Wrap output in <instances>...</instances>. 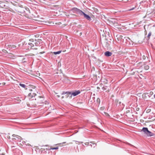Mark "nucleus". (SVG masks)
<instances>
[{
    "instance_id": "obj_25",
    "label": "nucleus",
    "mask_w": 155,
    "mask_h": 155,
    "mask_svg": "<svg viewBox=\"0 0 155 155\" xmlns=\"http://www.w3.org/2000/svg\"><path fill=\"white\" fill-rule=\"evenodd\" d=\"M66 94L65 96L67 98L69 96V95L70 94Z\"/></svg>"
},
{
    "instance_id": "obj_38",
    "label": "nucleus",
    "mask_w": 155,
    "mask_h": 155,
    "mask_svg": "<svg viewBox=\"0 0 155 155\" xmlns=\"http://www.w3.org/2000/svg\"><path fill=\"white\" fill-rule=\"evenodd\" d=\"M38 54V52H37L35 53L36 54Z\"/></svg>"
},
{
    "instance_id": "obj_9",
    "label": "nucleus",
    "mask_w": 155,
    "mask_h": 155,
    "mask_svg": "<svg viewBox=\"0 0 155 155\" xmlns=\"http://www.w3.org/2000/svg\"><path fill=\"white\" fill-rule=\"evenodd\" d=\"M39 97L40 98H42V100H39V102L38 103V104H40L41 103L44 102L43 101L44 100V98L43 97H41V96H39Z\"/></svg>"
},
{
    "instance_id": "obj_18",
    "label": "nucleus",
    "mask_w": 155,
    "mask_h": 155,
    "mask_svg": "<svg viewBox=\"0 0 155 155\" xmlns=\"http://www.w3.org/2000/svg\"><path fill=\"white\" fill-rule=\"evenodd\" d=\"M58 149V147H51L49 149V150H57Z\"/></svg>"
},
{
    "instance_id": "obj_37",
    "label": "nucleus",
    "mask_w": 155,
    "mask_h": 155,
    "mask_svg": "<svg viewBox=\"0 0 155 155\" xmlns=\"http://www.w3.org/2000/svg\"><path fill=\"white\" fill-rule=\"evenodd\" d=\"M64 96H62V97H61V98H64Z\"/></svg>"
},
{
    "instance_id": "obj_6",
    "label": "nucleus",
    "mask_w": 155,
    "mask_h": 155,
    "mask_svg": "<svg viewBox=\"0 0 155 155\" xmlns=\"http://www.w3.org/2000/svg\"><path fill=\"white\" fill-rule=\"evenodd\" d=\"M18 12L21 13H24V12H25L24 10H26V8L23 7H19L18 8Z\"/></svg>"
},
{
    "instance_id": "obj_26",
    "label": "nucleus",
    "mask_w": 155,
    "mask_h": 155,
    "mask_svg": "<svg viewBox=\"0 0 155 155\" xmlns=\"http://www.w3.org/2000/svg\"><path fill=\"white\" fill-rule=\"evenodd\" d=\"M150 109H148L147 110L146 112L147 113H149V112H150Z\"/></svg>"
},
{
    "instance_id": "obj_5",
    "label": "nucleus",
    "mask_w": 155,
    "mask_h": 155,
    "mask_svg": "<svg viewBox=\"0 0 155 155\" xmlns=\"http://www.w3.org/2000/svg\"><path fill=\"white\" fill-rule=\"evenodd\" d=\"M73 10L74 11L76 12V13L77 14H78L80 15H81V14L83 12L81 10L77 8H74L73 9Z\"/></svg>"
},
{
    "instance_id": "obj_7",
    "label": "nucleus",
    "mask_w": 155,
    "mask_h": 155,
    "mask_svg": "<svg viewBox=\"0 0 155 155\" xmlns=\"http://www.w3.org/2000/svg\"><path fill=\"white\" fill-rule=\"evenodd\" d=\"M12 136L15 137V138H13L12 139L13 140H22V138L20 136H19L18 135H16L15 134H13L12 135Z\"/></svg>"
},
{
    "instance_id": "obj_3",
    "label": "nucleus",
    "mask_w": 155,
    "mask_h": 155,
    "mask_svg": "<svg viewBox=\"0 0 155 155\" xmlns=\"http://www.w3.org/2000/svg\"><path fill=\"white\" fill-rule=\"evenodd\" d=\"M141 131L144 132L148 136L150 137L153 135V134L149 131L147 127H143Z\"/></svg>"
},
{
    "instance_id": "obj_12",
    "label": "nucleus",
    "mask_w": 155,
    "mask_h": 155,
    "mask_svg": "<svg viewBox=\"0 0 155 155\" xmlns=\"http://www.w3.org/2000/svg\"><path fill=\"white\" fill-rule=\"evenodd\" d=\"M0 4L2 5H0V7L4 8V7L5 6V5L3 3H2L1 1H0Z\"/></svg>"
},
{
    "instance_id": "obj_13",
    "label": "nucleus",
    "mask_w": 155,
    "mask_h": 155,
    "mask_svg": "<svg viewBox=\"0 0 155 155\" xmlns=\"http://www.w3.org/2000/svg\"><path fill=\"white\" fill-rule=\"evenodd\" d=\"M35 95H36L35 93H33V94H31V93H30L28 94V96H31V97H33Z\"/></svg>"
},
{
    "instance_id": "obj_28",
    "label": "nucleus",
    "mask_w": 155,
    "mask_h": 155,
    "mask_svg": "<svg viewBox=\"0 0 155 155\" xmlns=\"http://www.w3.org/2000/svg\"><path fill=\"white\" fill-rule=\"evenodd\" d=\"M145 58H146L145 56L144 55L143 56V59H145Z\"/></svg>"
},
{
    "instance_id": "obj_39",
    "label": "nucleus",
    "mask_w": 155,
    "mask_h": 155,
    "mask_svg": "<svg viewBox=\"0 0 155 155\" xmlns=\"http://www.w3.org/2000/svg\"><path fill=\"white\" fill-rule=\"evenodd\" d=\"M154 98H155V94L154 95Z\"/></svg>"
},
{
    "instance_id": "obj_24",
    "label": "nucleus",
    "mask_w": 155,
    "mask_h": 155,
    "mask_svg": "<svg viewBox=\"0 0 155 155\" xmlns=\"http://www.w3.org/2000/svg\"><path fill=\"white\" fill-rule=\"evenodd\" d=\"M29 41L31 42H32L31 43H33V42H35V41H34V39H31L29 40Z\"/></svg>"
},
{
    "instance_id": "obj_1",
    "label": "nucleus",
    "mask_w": 155,
    "mask_h": 155,
    "mask_svg": "<svg viewBox=\"0 0 155 155\" xmlns=\"http://www.w3.org/2000/svg\"><path fill=\"white\" fill-rule=\"evenodd\" d=\"M41 39H38L37 41H35V42L33 43H28V45L30 46V47H37L39 48L41 45Z\"/></svg>"
},
{
    "instance_id": "obj_35",
    "label": "nucleus",
    "mask_w": 155,
    "mask_h": 155,
    "mask_svg": "<svg viewBox=\"0 0 155 155\" xmlns=\"http://www.w3.org/2000/svg\"><path fill=\"white\" fill-rule=\"evenodd\" d=\"M57 96H58V97H60V96L59 95H58Z\"/></svg>"
},
{
    "instance_id": "obj_31",
    "label": "nucleus",
    "mask_w": 155,
    "mask_h": 155,
    "mask_svg": "<svg viewBox=\"0 0 155 155\" xmlns=\"http://www.w3.org/2000/svg\"><path fill=\"white\" fill-rule=\"evenodd\" d=\"M85 145H88V143H85Z\"/></svg>"
},
{
    "instance_id": "obj_10",
    "label": "nucleus",
    "mask_w": 155,
    "mask_h": 155,
    "mask_svg": "<svg viewBox=\"0 0 155 155\" xmlns=\"http://www.w3.org/2000/svg\"><path fill=\"white\" fill-rule=\"evenodd\" d=\"M19 85L22 87L25 88V89H27V88L26 87V85L24 84L20 83L19 84Z\"/></svg>"
},
{
    "instance_id": "obj_40",
    "label": "nucleus",
    "mask_w": 155,
    "mask_h": 155,
    "mask_svg": "<svg viewBox=\"0 0 155 155\" xmlns=\"http://www.w3.org/2000/svg\"><path fill=\"white\" fill-rule=\"evenodd\" d=\"M42 48V46H41V47L40 48Z\"/></svg>"
},
{
    "instance_id": "obj_30",
    "label": "nucleus",
    "mask_w": 155,
    "mask_h": 155,
    "mask_svg": "<svg viewBox=\"0 0 155 155\" xmlns=\"http://www.w3.org/2000/svg\"><path fill=\"white\" fill-rule=\"evenodd\" d=\"M2 85H4L5 84V83H2Z\"/></svg>"
},
{
    "instance_id": "obj_4",
    "label": "nucleus",
    "mask_w": 155,
    "mask_h": 155,
    "mask_svg": "<svg viewBox=\"0 0 155 155\" xmlns=\"http://www.w3.org/2000/svg\"><path fill=\"white\" fill-rule=\"evenodd\" d=\"M81 15H83L84 16V18H86L87 20L88 21H90L91 20V17L89 15L86 14L83 12L81 14Z\"/></svg>"
},
{
    "instance_id": "obj_20",
    "label": "nucleus",
    "mask_w": 155,
    "mask_h": 155,
    "mask_svg": "<svg viewBox=\"0 0 155 155\" xmlns=\"http://www.w3.org/2000/svg\"><path fill=\"white\" fill-rule=\"evenodd\" d=\"M151 35V32H150L148 35V36H147V37L148 38H150V36Z\"/></svg>"
},
{
    "instance_id": "obj_33",
    "label": "nucleus",
    "mask_w": 155,
    "mask_h": 155,
    "mask_svg": "<svg viewBox=\"0 0 155 155\" xmlns=\"http://www.w3.org/2000/svg\"><path fill=\"white\" fill-rule=\"evenodd\" d=\"M12 47L13 48H15V47H15V45H13Z\"/></svg>"
},
{
    "instance_id": "obj_42",
    "label": "nucleus",
    "mask_w": 155,
    "mask_h": 155,
    "mask_svg": "<svg viewBox=\"0 0 155 155\" xmlns=\"http://www.w3.org/2000/svg\"><path fill=\"white\" fill-rule=\"evenodd\" d=\"M120 37H122V36H120Z\"/></svg>"
},
{
    "instance_id": "obj_15",
    "label": "nucleus",
    "mask_w": 155,
    "mask_h": 155,
    "mask_svg": "<svg viewBox=\"0 0 155 155\" xmlns=\"http://www.w3.org/2000/svg\"><path fill=\"white\" fill-rule=\"evenodd\" d=\"M61 52V51H59L57 52H53V53L54 54H60Z\"/></svg>"
},
{
    "instance_id": "obj_34",
    "label": "nucleus",
    "mask_w": 155,
    "mask_h": 155,
    "mask_svg": "<svg viewBox=\"0 0 155 155\" xmlns=\"http://www.w3.org/2000/svg\"><path fill=\"white\" fill-rule=\"evenodd\" d=\"M100 89L99 87H97V89Z\"/></svg>"
},
{
    "instance_id": "obj_19",
    "label": "nucleus",
    "mask_w": 155,
    "mask_h": 155,
    "mask_svg": "<svg viewBox=\"0 0 155 155\" xmlns=\"http://www.w3.org/2000/svg\"><path fill=\"white\" fill-rule=\"evenodd\" d=\"M31 48L32 49H33L37 50L38 49V48L37 47H31Z\"/></svg>"
},
{
    "instance_id": "obj_32",
    "label": "nucleus",
    "mask_w": 155,
    "mask_h": 155,
    "mask_svg": "<svg viewBox=\"0 0 155 155\" xmlns=\"http://www.w3.org/2000/svg\"><path fill=\"white\" fill-rule=\"evenodd\" d=\"M5 155V154H4L3 153H2L1 154H0V155Z\"/></svg>"
},
{
    "instance_id": "obj_29",
    "label": "nucleus",
    "mask_w": 155,
    "mask_h": 155,
    "mask_svg": "<svg viewBox=\"0 0 155 155\" xmlns=\"http://www.w3.org/2000/svg\"><path fill=\"white\" fill-rule=\"evenodd\" d=\"M150 94L151 95H152L153 94V92L151 91L150 92Z\"/></svg>"
},
{
    "instance_id": "obj_36",
    "label": "nucleus",
    "mask_w": 155,
    "mask_h": 155,
    "mask_svg": "<svg viewBox=\"0 0 155 155\" xmlns=\"http://www.w3.org/2000/svg\"><path fill=\"white\" fill-rule=\"evenodd\" d=\"M106 91L109 92V91L108 90H107Z\"/></svg>"
},
{
    "instance_id": "obj_22",
    "label": "nucleus",
    "mask_w": 155,
    "mask_h": 155,
    "mask_svg": "<svg viewBox=\"0 0 155 155\" xmlns=\"http://www.w3.org/2000/svg\"><path fill=\"white\" fill-rule=\"evenodd\" d=\"M65 143V142H63L62 143H60V144H56V145H59V144H60L61 146H63L64 145H63V144L64 143Z\"/></svg>"
},
{
    "instance_id": "obj_2",
    "label": "nucleus",
    "mask_w": 155,
    "mask_h": 155,
    "mask_svg": "<svg viewBox=\"0 0 155 155\" xmlns=\"http://www.w3.org/2000/svg\"><path fill=\"white\" fill-rule=\"evenodd\" d=\"M81 93V91L79 90L78 91H74L73 92L71 93V92L67 91V92H63L62 93V95H64L65 94H71V95L73 96H76L78 94H79Z\"/></svg>"
},
{
    "instance_id": "obj_17",
    "label": "nucleus",
    "mask_w": 155,
    "mask_h": 155,
    "mask_svg": "<svg viewBox=\"0 0 155 155\" xmlns=\"http://www.w3.org/2000/svg\"><path fill=\"white\" fill-rule=\"evenodd\" d=\"M107 87L106 86H104L102 87V89L103 91H105L107 89Z\"/></svg>"
},
{
    "instance_id": "obj_16",
    "label": "nucleus",
    "mask_w": 155,
    "mask_h": 155,
    "mask_svg": "<svg viewBox=\"0 0 155 155\" xmlns=\"http://www.w3.org/2000/svg\"><path fill=\"white\" fill-rule=\"evenodd\" d=\"M149 68V67L148 65H145L144 66V68L146 70H148Z\"/></svg>"
},
{
    "instance_id": "obj_27",
    "label": "nucleus",
    "mask_w": 155,
    "mask_h": 155,
    "mask_svg": "<svg viewBox=\"0 0 155 155\" xmlns=\"http://www.w3.org/2000/svg\"><path fill=\"white\" fill-rule=\"evenodd\" d=\"M45 52V51H42V52H40L39 53L40 54H42L44 53Z\"/></svg>"
},
{
    "instance_id": "obj_21",
    "label": "nucleus",
    "mask_w": 155,
    "mask_h": 155,
    "mask_svg": "<svg viewBox=\"0 0 155 155\" xmlns=\"http://www.w3.org/2000/svg\"><path fill=\"white\" fill-rule=\"evenodd\" d=\"M97 103L98 104H99L100 103V98H97Z\"/></svg>"
},
{
    "instance_id": "obj_43",
    "label": "nucleus",
    "mask_w": 155,
    "mask_h": 155,
    "mask_svg": "<svg viewBox=\"0 0 155 155\" xmlns=\"http://www.w3.org/2000/svg\"><path fill=\"white\" fill-rule=\"evenodd\" d=\"M15 5H17V4H15Z\"/></svg>"
},
{
    "instance_id": "obj_8",
    "label": "nucleus",
    "mask_w": 155,
    "mask_h": 155,
    "mask_svg": "<svg viewBox=\"0 0 155 155\" xmlns=\"http://www.w3.org/2000/svg\"><path fill=\"white\" fill-rule=\"evenodd\" d=\"M112 54V53L109 51H107L104 53V55L107 57H109Z\"/></svg>"
},
{
    "instance_id": "obj_14",
    "label": "nucleus",
    "mask_w": 155,
    "mask_h": 155,
    "mask_svg": "<svg viewBox=\"0 0 155 155\" xmlns=\"http://www.w3.org/2000/svg\"><path fill=\"white\" fill-rule=\"evenodd\" d=\"M102 114L104 115H105V116H106L107 117H108L109 116V114L107 113H106L105 112H103V113H102Z\"/></svg>"
},
{
    "instance_id": "obj_23",
    "label": "nucleus",
    "mask_w": 155,
    "mask_h": 155,
    "mask_svg": "<svg viewBox=\"0 0 155 155\" xmlns=\"http://www.w3.org/2000/svg\"><path fill=\"white\" fill-rule=\"evenodd\" d=\"M100 109L101 110H103L104 109L105 107H101L100 108Z\"/></svg>"
},
{
    "instance_id": "obj_11",
    "label": "nucleus",
    "mask_w": 155,
    "mask_h": 155,
    "mask_svg": "<svg viewBox=\"0 0 155 155\" xmlns=\"http://www.w3.org/2000/svg\"><path fill=\"white\" fill-rule=\"evenodd\" d=\"M25 12H24V13H25L26 14H28V13H30L29 9L28 8H26V10H24Z\"/></svg>"
},
{
    "instance_id": "obj_41",
    "label": "nucleus",
    "mask_w": 155,
    "mask_h": 155,
    "mask_svg": "<svg viewBox=\"0 0 155 155\" xmlns=\"http://www.w3.org/2000/svg\"><path fill=\"white\" fill-rule=\"evenodd\" d=\"M30 91H31V90H32V89H30Z\"/></svg>"
}]
</instances>
